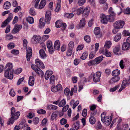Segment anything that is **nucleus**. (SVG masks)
Listing matches in <instances>:
<instances>
[{
  "instance_id": "nucleus-1",
  "label": "nucleus",
  "mask_w": 130,
  "mask_h": 130,
  "mask_svg": "<svg viewBox=\"0 0 130 130\" xmlns=\"http://www.w3.org/2000/svg\"><path fill=\"white\" fill-rule=\"evenodd\" d=\"M35 63L36 65H32L31 68L38 74L43 75L44 74L43 72L38 67L42 69H44L45 66L43 63L40 60L37 59L35 60Z\"/></svg>"
},
{
  "instance_id": "nucleus-2",
  "label": "nucleus",
  "mask_w": 130,
  "mask_h": 130,
  "mask_svg": "<svg viewBox=\"0 0 130 130\" xmlns=\"http://www.w3.org/2000/svg\"><path fill=\"white\" fill-rule=\"evenodd\" d=\"M27 41L26 39H25L23 40V45L24 47L26 49L27 54L26 56L27 60L28 61H29L30 58L32 56V49L30 47L27 48Z\"/></svg>"
},
{
  "instance_id": "nucleus-3",
  "label": "nucleus",
  "mask_w": 130,
  "mask_h": 130,
  "mask_svg": "<svg viewBox=\"0 0 130 130\" xmlns=\"http://www.w3.org/2000/svg\"><path fill=\"white\" fill-rule=\"evenodd\" d=\"M101 117L102 122L104 123L106 126L110 125L112 120V117L110 116H106L105 113L103 112L101 114Z\"/></svg>"
},
{
  "instance_id": "nucleus-4",
  "label": "nucleus",
  "mask_w": 130,
  "mask_h": 130,
  "mask_svg": "<svg viewBox=\"0 0 130 130\" xmlns=\"http://www.w3.org/2000/svg\"><path fill=\"white\" fill-rule=\"evenodd\" d=\"M11 116L12 118H13L14 120H17L20 115V112L19 111L16 112L15 109L14 107H12L11 109Z\"/></svg>"
},
{
  "instance_id": "nucleus-5",
  "label": "nucleus",
  "mask_w": 130,
  "mask_h": 130,
  "mask_svg": "<svg viewBox=\"0 0 130 130\" xmlns=\"http://www.w3.org/2000/svg\"><path fill=\"white\" fill-rule=\"evenodd\" d=\"M101 72H97L95 73H92L91 75L93 76V79L95 82H99L100 79V76Z\"/></svg>"
},
{
  "instance_id": "nucleus-6",
  "label": "nucleus",
  "mask_w": 130,
  "mask_h": 130,
  "mask_svg": "<svg viewBox=\"0 0 130 130\" xmlns=\"http://www.w3.org/2000/svg\"><path fill=\"white\" fill-rule=\"evenodd\" d=\"M125 24L124 22L122 20H118L115 22L113 23V26H115L116 28L120 29L123 28Z\"/></svg>"
},
{
  "instance_id": "nucleus-7",
  "label": "nucleus",
  "mask_w": 130,
  "mask_h": 130,
  "mask_svg": "<svg viewBox=\"0 0 130 130\" xmlns=\"http://www.w3.org/2000/svg\"><path fill=\"white\" fill-rule=\"evenodd\" d=\"M130 84V77L128 80H124L122 82L120 88L119 90V92H121L122 90L124 89L126 86L129 85Z\"/></svg>"
},
{
  "instance_id": "nucleus-8",
  "label": "nucleus",
  "mask_w": 130,
  "mask_h": 130,
  "mask_svg": "<svg viewBox=\"0 0 130 130\" xmlns=\"http://www.w3.org/2000/svg\"><path fill=\"white\" fill-rule=\"evenodd\" d=\"M13 71L10 70H5L4 74L5 77L9 79H12L13 77Z\"/></svg>"
},
{
  "instance_id": "nucleus-9",
  "label": "nucleus",
  "mask_w": 130,
  "mask_h": 130,
  "mask_svg": "<svg viewBox=\"0 0 130 130\" xmlns=\"http://www.w3.org/2000/svg\"><path fill=\"white\" fill-rule=\"evenodd\" d=\"M12 18L13 14L11 13H10L7 18L2 23L1 27H5L12 19Z\"/></svg>"
},
{
  "instance_id": "nucleus-10",
  "label": "nucleus",
  "mask_w": 130,
  "mask_h": 130,
  "mask_svg": "<svg viewBox=\"0 0 130 130\" xmlns=\"http://www.w3.org/2000/svg\"><path fill=\"white\" fill-rule=\"evenodd\" d=\"M51 18V11H47L46 12L45 17V21L47 24H48L50 23Z\"/></svg>"
},
{
  "instance_id": "nucleus-11",
  "label": "nucleus",
  "mask_w": 130,
  "mask_h": 130,
  "mask_svg": "<svg viewBox=\"0 0 130 130\" xmlns=\"http://www.w3.org/2000/svg\"><path fill=\"white\" fill-rule=\"evenodd\" d=\"M100 20L101 22L103 24H107L108 22V18L103 14L100 15Z\"/></svg>"
},
{
  "instance_id": "nucleus-12",
  "label": "nucleus",
  "mask_w": 130,
  "mask_h": 130,
  "mask_svg": "<svg viewBox=\"0 0 130 130\" xmlns=\"http://www.w3.org/2000/svg\"><path fill=\"white\" fill-rule=\"evenodd\" d=\"M55 26L57 28H60L61 26H63L65 29L66 27V25L65 23L61 22L59 21H57L55 23Z\"/></svg>"
},
{
  "instance_id": "nucleus-13",
  "label": "nucleus",
  "mask_w": 130,
  "mask_h": 130,
  "mask_svg": "<svg viewBox=\"0 0 130 130\" xmlns=\"http://www.w3.org/2000/svg\"><path fill=\"white\" fill-rule=\"evenodd\" d=\"M22 28V25H18L17 24H15L14 26V28L12 30V33L14 34H15L18 32Z\"/></svg>"
},
{
  "instance_id": "nucleus-14",
  "label": "nucleus",
  "mask_w": 130,
  "mask_h": 130,
  "mask_svg": "<svg viewBox=\"0 0 130 130\" xmlns=\"http://www.w3.org/2000/svg\"><path fill=\"white\" fill-rule=\"evenodd\" d=\"M130 48V43L127 42H124L122 46V49L123 50H129Z\"/></svg>"
},
{
  "instance_id": "nucleus-15",
  "label": "nucleus",
  "mask_w": 130,
  "mask_h": 130,
  "mask_svg": "<svg viewBox=\"0 0 130 130\" xmlns=\"http://www.w3.org/2000/svg\"><path fill=\"white\" fill-rule=\"evenodd\" d=\"M90 11V8L89 7H86L83 11V15L85 17H86L88 15Z\"/></svg>"
},
{
  "instance_id": "nucleus-16",
  "label": "nucleus",
  "mask_w": 130,
  "mask_h": 130,
  "mask_svg": "<svg viewBox=\"0 0 130 130\" xmlns=\"http://www.w3.org/2000/svg\"><path fill=\"white\" fill-rule=\"evenodd\" d=\"M45 51L43 49H41L39 50V53L41 58H45L47 56V55L45 52Z\"/></svg>"
},
{
  "instance_id": "nucleus-17",
  "label": "nucleus",
  "mask_w": 130,
  "mask_h": 130,
  "mask_svg": "<svg viewBox=\"0 0 130 130\" xmlns=\"http://www.w3.org/2000/svg\"><path fill=\"white\" fill-rule=\"evenodd\" d=\"M120 78L119 76H114L109 81V83L111 84L115 83L118 82L120 79Z\"/></svg>"
},
{
  "instance_id": "nucleus-18",
  "label": "nucleus",
  "mask_w": 130,
  "mask_h": 130,
  "mask_svg": "<svg viewBox=\"0 0 130 130\" xmlns=\"http://www.w3.org/2000/svg\"><path fill=\"white\" fill-rule=\"evenodd\" d=\"M13 65L12 63H7L5 67V69L6 70H10L13 71L12 68Z\"/></svg>"
},
{
  "instance_id": "nucleus-19",
  "label": "nucleus",
  "mask_w": 130,
  "mask_h": 130,
  "mask_svg": "<svg viewBox=\"0 0 130 130\" xmlns=\"http://www.w3.org/2000/svg\"><path fill=\"white\" fill-rule=\"evenodd\" d=\"M100 29L98 27H96L94 30V32L95 35H97V37L98 38H100L102 36L101 34H100Z\"/></svg>"
},
{
  "instance_id": "nucleus-20",
  "label": "nucleus",
  "mask_w": 130,
  "mask_h": 130,
  "mask_svg": "<svg viewBox=\"0 0 130 130\" xmlns=\"http://www.w3.org/2000/svg\"><path fill=\"white\" fill-rule=\"evenodd\" d=\"M53 73L52 71L51 70L47 71L45 75V78L46 80H48L50 76Z\"/></svg>"
},
{
  "instance_id": "nucleus-21",
  "label": "nucleus",
  "mask_w": 130,
  "mask_h": 130,
  "mask_svg": "<svg viewBox=\"0 0 130 130\" xmlns=\"http://www.w3.org/2000/svg\"><path fill=\"white\" fill-rule=\"evenodd\" d=\"M32 39L33 40V43L36 44L41 39V37L40 36L34 35Z\"/></svg>"
},
{
  "instance_id": "nucleus-22",
  "label": "nucleus",
  "mask_w": 130,
  "mask_h": 130,
  "mask_svg": "<svg viewBox=\"0 0 130 130\" xmlns=\"http://www.w3.org/2000/svg\"><path fill=\"white\" fill-rule=\"evenodd\" d=\"M120 48V47L119 45H118L116 46L113 49V52L116 55H119V54L118 53Z\"/></svg>"
},
{
  "instance_id": "nucleus-23",
  "label": "nucleus",
  "mask_w": 130,
  "mask_h": 130,
  "mask_svg": "<svg viewBox=\"0 0 130 130\" xmlns=\"http://www.w3.org/2000/svg\"><path fill=\"white\" fill-rule=\"evenodd\" d=\"M43 18H41L39 21V27L41 28L43 27L45 25V23L43 22Z\"/></svg>"
},
{
  "instance_id": "nucleus-24",
  "label": "nucleus",
  "mask_w": 130,
  "mask_h": 130,
  "mask_svg": "<svg viewBox=\"0 0 130 130\" xmlns=\"http://www.w3.org/2000/svg\"><path fill=\"white\" fill-rule=\"evenodd\" d=\"M60 44L59 41L58 40H56L54 43V48L56 50H58L60 49Z\"/></svg>"
},
{
  "instance_id": "nucleus-25",
  "label": "nucleus",
  "mask_w": 130,
  "mask_h": 130,
  "mask_svg": "<svg viewBox=\"0 0 130 130\" xmlns=\"http://www.w3.org/2000/svg\"><path fill=\"white\" fill-rule=\"evenodd\" d=\"M46 0H42L40 3L39 9H42L45 6L46 4Z\"/></svg>"
},
{
  "instance_id": "nucleus-26",
  "label": "nucleus",
  "mask_w": 130,
  "mask_h": 130,
  "mask_svg": "<svg viewBox=\"0 0 130 130\" xmlns=\"http://www.w3.org/2000/svg\"><path fill=\"white\" fill-rule=\"evenodd\" d=\"M73 128L74 130H77L79 127V123L78 121H77L74 123L73 125Z\"/></svg>"
},
{
  "instance_id": "nucleus-27",
  "label": "nucleus",
  "mask_w": 130,
  "mask_h": 130,
  "mask_svg": "<svg viewBox=\"0 0 130 130\" xmlns=\"http://www.w3.org/2000/svg\"><path fill=\"white\" fill-rule=\"evenodd\" d=\"M11 6V4L10 2L7 1L4 4L3 8L5 9H8Z\"/></svg>"
},
{
  "instance_id": "nucleus-28",
  "label": "nucleus",
  "mask_w": 130,
  "mask_h": 130,
  "mask_svg": "<svg viewBox=\"0 0 130 130\" xmlns=\"http://www.w3.org/2000/svg\"><path fill=\"white\" fill-rule=\"evenodd\" d=\"M34 77L31 76L29 77L28 82L29 85L30 86H32L34 83Z\"/></svg>"
},
{
  "instance_id": "nucleus-29",
  "label": "nucleus",
  "mask_w": 130,
  "mask_h": 130,
  "mask_svg": "<svg viewBox=\"0 0 130 130\" xmlns=\"http://www.w3.org/2000/svg\"><path fill=\"white\" fill-rule=\"evenodd\" d=\"M83 9L82 7H80L78 9H77L76 13H74L75 14L79 15L81 14L83 11Z\"/></svg>"
},
{
  "instance_id": "nucleus-30",
  "label": "nucleus",
  "mask_w": 130,
  "mask_h": 130,
  "mask_svg": "<svg viewBox=\"0 0 130 130\" xmlns=\"http://www.w3.org/2000/svg\"><path fill=\"white\" fill-rule=\"evenodd\" d=\"M120 73V70L118 69H116L113 70L112 73V75L113 76H118Z\"/></svg>"
},
{
  "instance_id": "nucleus-31",
  "label": "nucleus",
  "mask_w": 130,
  "mask_h": 130,
  "mask_svg": "<svg viewBox=\"0 0 130 130\" xmlns=\"http://www.w3.org/2000/svg\"><path fill=\"white\" fill-rule=\"evenodd\" d=\"M103 56H101L95 59V60L96 62V64L100 63L103 60Z\"/></svg>"
},
{
  "instance_id": "nucleus-32",
  "label": "nucleus",
  "mask_w": 130,
  "mask_h": 130,
  "mask_svg": "<svg viewBox=\"0 0 130 130\" xmlns=\"http://www.w3.org/2000/svg\"><path fill=\"white\" fill-rule=\"evenodd\" d=\"M85 25V18H83L80 20L79 24L80 27H83Z\"/></svg>"
},
{
  "instance_id": "nucleus-33",
  "label": "nucleus",
  "mask_w": 130,
  "mask_h": 130,
  "mask_svg": "<svg viewBox=\"0 0 130 130\" xmlns=\"http://www.w3.org/2000/svg\"><path fill=\"white\" fill-rule=\"evenodd\" d=\"M58 113V111H56L55 112H53L51 115L50 119L52 121L57 116L56 113Z\"/></svg>"
},
{
  "instance_id": "nucleus-34",
  "label": "nucleus",
  "mask_w": 130,
  "mask_h": 130,
  "mask_svg": "<svg viewBox=\"0 0 130 130\" xmlns=\"http://www.w3.org/2000/svg\"><path fill=\"white\" fill-rule=\"evenodd\" d=\"M74 46V42L73 41H71L68 44V48L73 49Z\"/></svg>"
},
{
  "instance_id": "nucleus-35",
  "label": "nucleus",
  "mask_w": 130,
  "mask_h": 130,
  "mask_svg": "<svg viewBox=\"0 0 130 130\" xmlns=\"http://www.w3.org/2000/svg\"><path fill=\"white\" fill-rule=\"evenodd\" d=\"M111 43L110 41L106 42L104 45V47L105 48H109L111 46Z\"/></svg>"
},
{
  "instance_id": "nucleus-36",
  "label": "nucleus",
  "mask_w": 130,
  "mask_h": 130,
  "mask_svg": "<svg viewBox=\"0 0 130 130\" xmlns=\"http://www.w3.org/2000/svg\"><path fill=\"white\" fill-rule=\"evenodd\" d=\"M121 35L120 33H118L116 35L114 38V40L116 42L118 41L121 39Z\"/></svg>"
},
{
  "instance_id": "nucleus-37",
  "label": "nucleus",
  "mask_w": 130,
  "mask_h": 130,
  "mask_svg": "<svg viewBox=\"0 0 130 130\" xmlns=\"http://www.w3.org/2000/svg\"><path fill=\"white\" fill-rule=\"evenodd\" d=\"M89 120L90 123L92 124H93L95 123L96 121V119L93 116H91Z\"/></svg>"
},
{
  "instance_id": "nucleus-38",
  "label": "nucleus",
  "mask_w": 130,
  "mask_h": 130,
  "mask_svg": "<svg viewBox=\"0 0 130 130\" xmlns=\"http://www.w3.org/2000/svg\"><path fill=\"white\" fill-rule=\"evenodd\" d=\"M66 104L65 100L63 99L59 103L58 106L60 107H62L64 106Z\"/></svg>"
},
{
  "instance_id": "nucleus-39",
  "label": "nucleus",
  "mask_w": 130,
  "mask_h": 130,
  "mask_svg": "<svg viewBox=\"0 0 130 130\" xmlns=\"http://www.w3.org/2000/svg\"><path fill=\"white\" fill-rule=\"evenodd\" d=\"M84 39L85 41L88 43L90 42L91 39L89 36L86 35L84 37Z\"/></svg>"
},
{
  "instance_id": "nucleus-40",
  "label": "nucleus",
  "mask_w": 130,
  "mask_h": 130,
  "mask_svg": "<svg viewBox=\"0 0 130 130\" xmlns=\"http://www.w3.org/2000/svg\"><path fill=\"white\" fill-rule=\"evenodd\" d=\"M104 54L107 57H110L111 56V53L109 52L108 50L106 49L104 53Z\"/></svg>"
},
{
  "instance_id": "nucleus-41",
  "label": "nucleus",
  "mask_w": 130,
  "mask_h": 130,
  "mask_svg": "<svg viewBox=\"0 0 130 130\" xmlns=\"http://www.w3.org/2000/svg\"><path fill=\"white\" fill-rule=\"evenodd\" d=\"M87 56L88 54L87 52H85L83 53L80 58L82 60H84L86 59Z\"/></svg>"
},
{
  "instance_id": "nucleus-42",
  "label": "nucleus",
  "mask_w": 130,
  "mask_h": 130,
  "mask_svg": "<svg viewBox=\"0 0 130 130\" xmlns=\"http://www.w3.org/2000/svg\"><path fill=\"white\" fill-rule=\"evenodd\" d=\"M74 16V14L71 13H67L64 16L68 18H71Z\"/></svg>"
},
{
  "instance_id": "nucleus-43",
  "label": "nucleus",
  "mask_w": 130,
  "mask_h": 130,
  "mask_svg": "<svg viewBox=\"0 0 130 130\" xmlns=\"http://www.w3.org/2000/svg\"><path fill=\"white\" fill-rule=\"evenodd\" d=\"M15 46L14 43L11 42L9 43L7 45L8 48L9 49H11L14 48Z\"/></svg>"
},
{
  "instance_id": "nucleus-44",
  "label": "nucleus",
  "mask_w": 130,
  "mask_h": 130,
  "mask_svg": "<svg viewBox=\"0 0 130 130\" xmlns=\"http://www.w3.org/2000/svg\"><path fill=\"white\" fill-rule=\"evenodd\" d=\"M27 20L30 24H32L34 22V19L31 17H28L27 19Z\"/></svg>"
},
{
  "instance_id": "nucleus-45",
  "label": "nucleus",
  "mask_w": 130,
  "mask_h": 130,
  "mask_svg": "<svg viewBox=\"0 0 130 130\" xmlns=\"http://www.w3.org/2000/svg\"><path fill=\"white\" fill-rule=\"evenodd\" d=\"M108 12L110 16H114L115 15L114 12L113 11L112 8L111 7H110L109 9Z\"/></svg>"
},
{
  "instance_id": "nucleus-46",
  "label": "nucleus",
  "mask_w": 130,
  "mask_h": 130,
  "mask_svg": "<svg viewBox=\"0 0 130 130\" xmlns=\"http://www.w3.org/2000/svg\"><path fill=\"white\" fill-rule=\"evenodd\" d=\"M86 0H78L77 4L79 6L83 5L86 2Z\"/></svg>"
},
{
  "instance_id": "nucleus-47",
  "label": "nucleus",
  "mask_w": 130,
  "mask_h": 130,
  "mask_svg": "<svg viewBox=\"0 0 130 130\" xmlns=\"http://www.w3.org/2000/svg\"><path fill=\"white\" fill-rule=\"evenodd\" d=\"M39 119L37 117H35L34 118L33 120V122L35 124H37L39 121Z\"/></svg>"
},
{
  "instance_id": "nucleus-48",
  "label": "nucleus",
  "mask_w": 130,
  "mask_h": 130,
  "mask_svg": "<svg viewBox=\"0 0 130 130\" xmlns=\"http://www.w3.org/2000/svg\"><path fill=\"white\" fill-rule=\"evenodd\" d=\"M50 81L51 84H53L54 83L55 77L53 75L51 76L50 78Z\"/></svg>"
},
{
  "instance_id": "nucleus-49",
  "label": "nucleus",
  "mask_w": 130,
  "mask_h": 130,
  "mask_svg": "<svg viewBox=\"0 0 130 130\" xmlns=\"http://www.w3.org/2000/svg\"><path fill=\"white\" fill-rule=\"evenodd\" d=\"M13 38V36L10 34L7 35H6V39L8 40L12 39Z\"/></svg>"
},
{
  "instance_id": "nucleus-50",
  "label": "nucleus",
  "mask_w": 130,
  "mask_h": 130,
  "mask_svg": "<svg viewBox=\"0 0 130 130\" xmlns=\"http://www.w3.org/2000/svg\"><path fill=\"white\" fill-rule=\"evenodd\" d=\"M30 14L32 15H35L36 14V12L34 10L33 8H31L29 11Z\"/></svg>"
},
{
  "instance_id": "nucleus-51",
  "label": "nucleus",
  "mask_w": 130,
  "mask_h": 130,
  "mask_svg": "<svg viewBox=\"0 0 130 130\" xmlns=\"http://www.w3.org/2000/svg\"><path fill=\"white\" fill-rule=\"evenodd\" d=\"M96 52H91L89 55V58L90 59H91L95 57Z\"/></svg>"
},
{
  "instance_id": "nucleus-52",
  "label": "nucleus",
  "mask_w": 130,
  "mask_h": 130,
  "mask_svg": "<svg viewBox=\"0 0 130 130\" xmlns=\"http://www.w3.org/2000/svg\"><path fill=\"white\" fill-rule=\"evenodd\" d=\"M88 64L89 66H90L92 65L96 64V63L95 60H93L89 61L88 63Z\"/></svg>"
},
{
  "instance_id": "nucleus-53",
  "label": "nucleus",
  "mask_w": 130,
  "mask_h": 130,
  "mask_svg": "<svg viewBox=\"0 0 130 130\" xmlns=\"http://www.w3.org/2000/svg\"><path fill=\"white\" fill-rule=\"evenodd\" d=\"M47 48H49L52 46V42L51 41H48L47 42Z\"/></svg>"
},
{
  "instance_id": "nucleus-54",
  "label": "nucleus",
  "mask_w": 130,
  "mask_h": 130,
  "mask_svg": "<svg viewBox=\"0 0 130 130\" xmlns=\"http://www.w3.org/2000/svg\"><path fill=\"white\" fill-rule=\"evenodd\" d=\"M51 91L53 92H57V90L56 86H53L51 87Z\"/></svg>"
},
{
  "instance_id": "nucleus-55",
  "label": "nucleus",
  "mask_w": 130,
  "mask_h": 130,
  "mask_svg": "<svg viewBox=\"0 0 130 130\" xmlns=\"http://www.w3.org/2000/svg\"><path fill=\"white\" fill-rule=\"evenodd\" d=\"M15 120H14L13 118H12V117H11V118L9 119L8 124H12Z\"/></svg>"
},
{
  "instance_id": "nucleus-56",
  "label": "nucleus",
  "mask_w": 130,
  "mask_h": 130,
  "mask_svg": "<svg viewBox=\"0 0 130 130\" xmlns=\"http://www.w3.org/2000/svg\"><path fill=\"white\" fill-rule=\"evenodd\" d=\"M87 114V109H84L83 111L82 112V116L85 117H86Z\"/></svg>"
},
{
  "instance_id": "nucleus-57",
  "label": "nucleus",
  "mask_w": 130,
  "mask_h": 130,
  "mask_svg": "<svg viewBox=\"0 0 130 130\" xmlns=\"http://www.w3.org/2000/svg\"><path fill=\"white\" fill-rule=\"evenodd\" d=\"M57 91L62 90V85L60 84H58L56 86Z\"/></svg>"
},
{
  "instance_id": "nucleus-58",
  "label": "nucleus",
  "mask_w": 130,
  "mask_h": 130,
  "mask_svg": "<svg viewBox=\"0 0 130 130\" xmlns=\"http://www.w3.org/2000/svg\"><path fill=\"white\" fill-rule=\"evenodd\" d=\"M11 53L14 55H17L19 54V52L18 50L16 49H13L11 51Z\"/></svg>"
},
{
  "instance_id": "nucleus-59",
  "label": "nucleus",
  "mask_w": 130,
  "mask_h": 130,
  "mask_svg": "<svg viewBox=\"0 0 130 130\" xmlns=\"http://www.w3.org/2000/svg\"><path fill=\"white\" fill-rule=\"evenodd\" d=\"M60 123L62 125L65 124L67 122V120L64 118H62L60 121Z\"/></svg>"
},
{
  "instance_id": "nucleus-60",
  "label": "nucleus",
  "mask_w": 130,
  "mask_h": 130,
  "mask_svg": "<svg viewBox=\"0 0 130 130\" xmlns=\"http://www.w3.org/2000/svg\"><path fill=\"white\" fill-rule=\"evenodd\" d=\"M72 49L68 48L67 51V55L68 56H70L72 54Z\"/></svg>"
},
{
  "instance_id": "nucleus-61",
  "label": "nucleus",
  "mask_w": 130,
  "mask_h": 130,
  "mask_svg": "<svg viewBox=\"0 0 130 130\" xmlns=\"http://www.w3.org/2000/svg\"><path fill=\"white\" fill-rule=\"evenodd\" d=\"M10 95L12 97H14L15 95V93L12 89H11L9 92Z\"/></svg>"
},
{
  "instance_id": "nucleus-62",
  "label": "nucleus",
  "mask_w": 130,
  "mask_h": 130,
  "mask_svg": "<svg viewBox=\"0 0 130 130\" xmlns=\"http://www.w3.org/2000/svg\"><path fill=\"white\" fill-rule=\"evenodd\" d=\"M124 12L125 14H130V8H127L125 9L124 11Z\"/></svg>"
},
{
  "instance_id": "nucleus-63",
  "label": "nucleus",
  "mask_w": 130,
  "mask_h": 130,
  "mask_svg": "<svg viewBox=\"0 0 130 130\" xmlns=\"http://www.w3.org/2000/svg\"><path fill=\"white\" fill-rule=\"evenodd\" d=\"M119 65L121 69H123L124 68V61L123 60H121L120 61L119 63Z\"/></svg>"
},
{
  "instance_id": "nucleus-64",
  "label": "nucleus",
  "mask_w": 130,
  "mask_h": 130,
  "mask_svg": "<svg viewBox=\"0 0 130 130\" xmlns=\"http://www.w3.org/2000/svg\"><path fill=\"white\" fill-rule=\"evenodd\" d=\"M114 16L109 15L108 21L109 22H113L115 20Z\"/></svg>"
}]
</instances>
